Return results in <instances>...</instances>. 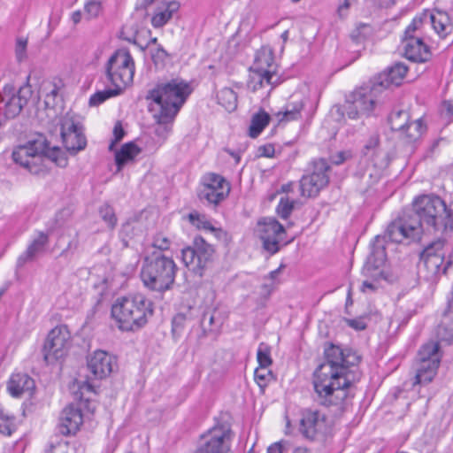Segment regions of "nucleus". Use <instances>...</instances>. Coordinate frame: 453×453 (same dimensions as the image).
<instances>
[{"instance_id": "obj_1", "label": "nucleus", "mask_w": 453, "mask_h": 453, "mask_svg": "<svg viewBox=\"0 0 453 453\" xmlns=\"http://www.w3.org/2000/svg\"><path fill=\"white\" fill-rule=\"evenodd\" d=\"M325 362L313 372L315 400L319 404L341 407L347 399L351 382L349 368L357 365L360 357L349 349L329 343L324 349Z\"/></svg>"}, {"instance_id": "obj_2", "label": "nucleus", "mask_w": 453, "mask_h": 453, "mask_svg": "<svg viewBox=\"0 0 453 453\" xmlns=\"http://www.w3.org/2000/svg\"><path fill=\"white\" fill-rule=\"evenodd\" d=\"M422 234L418 220L412 215H404L392 221L387 227L384 235H377L372 243V250L367 257L364 272L369 273L379 269L386 261V239L392 242H411L420 239Z\"/></svg>"}, {"instance_id": "obj_3", "label": "nucleus", "mask_w": 453, "mask_h": 453, "mask_svg": "<svg viewBox=\"0 0 453 453\" xmlns=\"http://www.w3.org/2000/svg\"><path fill=\"white\" fill-rule=\"evenodd\" d=\"M12 157L16 164L20 165L35 175H45L48 173L46 159L54 162L60 167H65L67 165V158L60 148L50 147L49 142L42 134L28 141L26 144L15 148Z\"/></svg>"}, {"instance_id": "obj_4", "label": "nucleus", "mask_w": 453, "mask_h": 453, "mask_svg": "<svg viewBox=\"0 0 453 453\" xmlns=\"http://www.w3.org/2000/svg\"><path fill=\"white\" fill-rule=\"evenodd\" d=\"M191 91L189 84L180 79L157 83L146 96L158 107L153 114L154 119L163 123L173 122Z\"/></svg>"}, {"instance_id": "obj_5", "label": "nucleus", "mask_w": 453, "mask_h": 453, "mask_svg": "<svg viewBox=\"0 0 453 453\" xmlns=\"http://www.w3.org/2000/svg\"><path fill=\"white\" fill-rule=\"evenodd\" d=\"M413 218L418 220L422 232L444 234L453 229V212L436 195H421L412 202Z\"/></svg>"}, {"instance_id": "obj_6", "label": "nucleus", "mask_w": 453, "mask_h": 453, "mask_svg": "<svg viewBox=\"0 0 453 453\" xmlns=\"http://www.w3.org/2000/svg\"><path fill=\"white\" fill-rule=\"evenodd\" d=\"M153 311V303L142 294H136L117 298L111 314L120 331L135 332L147 324Z\"/></svg>"}, {"instance_id": "obj_7", "label": "nucleus", "mask_w": 453, "mask_h": 453, "mask_svg": "<svg viewBox=\"0 0 453 453\" xmlns=\"http://www.w3.org/2000/svg\"><path fill=\"white\" fill-rule=\"evenodd\" d=\"M177 271V265L171 257L153 253L144 258L140 277L148 290L162 294L173 288Z\"/></svg>"}, {"instance_id": "obj_8", "label": "nucleus", "mask_w": 453, "mask_h": 453, "mask_svg": "<svg viewBox=\"0 0 453 453\" xmlns=\"http://www.w3.org/2000/svg\"><path fill=\"white\" fill-rule=\"evenodd\" d=\"M383 82H373L355 89L347 97L343 105L342 115L350 119H358L370 116L373 111L377 96L382 91Z\"/></svg>"}, {"instance_id": "obj_9", "label": "nucleus", "mask_w": 453, "mask_h": 453, "mask_svg": "<svg viewBox=\"0 0 453 453\" xmlns=\"http://www.w3.org/2000/svg\"><path fill=\"white\" fill-rule=\"evenodd\" d=\"M107 81L120 91L133 82L134 61L127 49L117 50L104 65Z\"/></svg>"}, {"instance_id": "obj_10", "label": "nucleus", "mask_w": 453, "mask_h": 453, "mask_svg": "<svg viewBox=\"0 0 453 453\" xmlns=\"http://www.w3.org/2000/svg\"><path fill=\"white\" fill-rule=\"evenodd\" d=\"M426 35L421 27V21L412 19L407 26L402 37L404 57L415 63H425L430 60L432 52L426 42Z\"/></svg>"}, {"instance_id": "obj_11", "label": "nucleus", "mask_w": 453, "mask_h": 453, "mask_svg": "<svg viewBox=\"0 0 453 453\" xmlns=\"http://www.w3.org/2000/svg\"><path fill=\"white\" fill-rule=\"evenodd\" d=\"M59 126L63 145L70 154L75 155L86 148L87 138L79 115L66 112L60 119Z\"/></svg>"}, {"instance_id": "obj_12", "label": "nucleus", "mask_w": 453, "mask_h": 453, "mask_svg": "<svg viewBox=\"0 0 453 453\" xmlns=\"http://www.w3.org/2000/svg\"><path fill=\"white\" fill-rule=\"evenodd\" d=\"M215 250L202 236H196L193 245L182 249L181 259L194 273L203 275V270L213 260Z\"/></svg>"}, {"instance_id": "obj_13", "label": "nucleus", "mask_w": 453, "mask_h": 453, "mask_svg": "<svg viewBox=\"0 0 453 453\" xmlns=\"http://www.w3.org/2000/svg\"><path fill=\"white\" fill-rule=\"evenodd\" d=\"M439 349V343L435 342L422 345L418 353V365L414 384H427L434 380L441 363Z\"/></svg>"}, {"instance_id": "obj_14", "label": "nucleus", "mask_w": 453, "mask_h": 453, "mask_svg": "<svg viewBox=\"0 0 453 453\" xmlns=\"http://www.w3.org/2000/svg\"><path fill=\"white\" fill-rule=\"evenodd\" d=\"M312 172L300 180V193L302 196L315 197L329 183L330 165L324 158L313 161Z\"/></svg>"}, {"instance_id": "obj_15", "label": "nucleus", "mask_w": 453, "mask_h": 453, "mask_svg": "<svg viewBox=\"0 0 453 453\" xmlns=\"http://www.w3.org/2000/svg\"><path fill=\"white\" fill-rule=\"evenodd\" d=\"M232 430L226 423L214 426L202 435L203 442L195 453H228Z\"/></svg>"}, {"instance_id": "obj_16", "label": "nucleus", "mask_w": 453, "mask_h": 453, "mask_svg": "<svg viewBox=\"0 0 453 453\" xmlns=\"http://www.w3.org/2000/svg\"><path fill=\"white\" fill-rule=\"evenodd\" d=\"M299 431L307 440L323 439L329 431L326 415L316 410H303L300 419Z\"/></svg>"}, {"instance_id": "obj_17", "label": "nucleus", "mask_w": 453, "mask_h": 453, "mask_svg": "<svg viewBox=\"0 0 453 453\" xmlns=\"http://www.w3.org/2000/svg\"><path fill=\"white\" fill-rule=\"evenodd\" d=\"M257 234L263 242L264 250L273 255L280 249V242L283 240L285 228L274 218H263L257 222Z\"/></svg>"}, {"instance_id": "obj_18", "label": "nucleus", "mask_w": 453, "mask_h": 453, "mask_svg": "<svg viewBox=\"0 0 453 453\" xmlns=\"http://www.w3.org/2000/svg\"><path fill=\"white\" fill-rule=\"evenodd\" d=\"M277 66L274 63V57L271 51L263 50L257 54L255 62L250 67V71L254 73L257 79L254 88H262L265 83L275 86L280 82V78L276 72Z\"/></svg>"}, {"instance_id": "obj_19", "label": "nucleus", "mask_w": 453, "mask_h": 453, "mask_svg": "<svg viewBox=\"0 0 453 453\" xmlns=\"http://www.w3.org/2000/svg\"><path fill=\"white\" fill-rule=\"evenodd\" d=\"M70 339V332L66 326H58L50 330L45 340L42 354L44 361L50 364L65 354V349Z\"/></svg>"}, {"instance_id": "obj_20", "label": "nucleus", "mask_w": 453, "mask_h": 453, "mask_svg": "<svg viewBox=\"0 0 453 453\" xmlns=\"http://www.w3.org/2000/svg\"><path fill=\"white\" fill-rule=\"evenodd\" d=\"M230 184L226 180L216 173H209L204 177L203 184L199 191V198L211 204H219L229 195Z\"/></svg>"}, {"instance_id": "obj_21", "label": "nucleus", "mask_w": 453, "mask_h": 453, "mask_svg": "<svg viewBox=\"0 0 453 453\" xmlns=\"http://www.w3.org/2000/svg\"><path fill=\"white\" fill-rule=\"evenodd\" d=\"M113 357L104 350H96L87 358V366L90 380H102L112 372Z\"/></svg>"}, {"instance_id": "obj_22", "label": "nucleus", "mask_w": 453, "mask_h": 453, "mask_svg": "<svg viewBox=\"0 0 453 453\" xmlns=\"http://www.w3.org/2000/svg\"><path fill=\"white\" fill-rule=\"evenodd\" d=\"M413 19L421 21V27L425 32L426 27L432 26L441 38H445L452 28L449 15L441 11H424L419 15L415 16Z\"/></svg>"}, {"instance_id": "obj_23", "label": "nucleus", "mask_w": 453, "mask_h": 453, "mask_svg": "<svg viewBox=\"0 0 453 453\" xmlns=\"http://www.w3.org/2000/svg\"><path fill=\"white\" fill-rule=\"evenodd\" d=\"M83 423L81 410L76 404L66 406L60 416V432L68 435L75 434Z\"/></svg>"}, {"instance_id": "obj_24", "label": "nucleus", "mask_w": 453, "mask_h": 453, "mask_svg": "<svg viewBox=\"0 0 453 453\" xmlns=\"http://www.w3.org/2000/svg\"><path fill=\"white\" fill-rule=\"evenodd\" d=\"M48 244L49 235L40 232L38 236L27 246V250L19 256L16 263L17 267L21 268L27 262L34 260L37 255L43 252Z\"/></svg>"}, {"instance_id": "obj_25", "label": "nucleus", "mask_w": 453, "mask_h": 453, "mask_svg": "<svg viewBox=\"0 0 453 453\" xmlns=\"http://www.w3.org/2000/svg\"><path fill=\"white\" fill-rule=\"evenodd\" d=\"M34 380L27 373H13L8 381V391L11 395L19 397L26 392H32L35 388Z\"/></svg>"}, {"instance_id": "obj_26", "label": "nucleus", "mask_w": 453, "mask_h": 453, "mask_svg": "<svg viewBox=\"0 0 453 453\" xmlns=\"http://www.w3.org/2000/svg\"><path fill=\"white\" fill-rule=\"evenodd\" d=\"M29 86L19 88L17 94H13L5 104V114L9 118H14L20 113L24 106L27 104L31 96Z\"/></svg>"}, {"instance_id": "obj_27", "label": "nucleus", "mask_w": 453, "mask_h": 453, "mask_svg": "<svg viewBox=\"0 0 453 453\" xmlns=\"http://www.w3.org/2000/svg\"><path fill=\"white\" fill-rule=\"evenodd\" d=\"M180 8L177 1H170L163 3L162 5L157 7L154 15L151 18V25L155 28L164 27Z\"/></svg>"}, {"instance_id": "obj_28", "label": "nucleus", "mask_w": 453, "mask_h": 453, "mask_svg": "<svg viewBox=\"0 0 453 453\" xmlns=\"http://www.w3.org/2000/svg\"><path fill=\"white\" fill-rule=\"evenodd\" d=\"M188 222L198 230H203L214 234L217 238L226 235V232L220 227H215L205 214L193 211L187 216Z\"/></svg>"}, {"instance_id": "obj_29", "label": "nucleus", "mask_w": 453, "mask_h": 453, "mask_svg": "<svg viewBox=\"0 0 453 453\" xmlns=\"http://www.w3.org/2000/svg\"><path fill=\"white\" fill-rule=\"evenodd\" d=\"M408 72V66L401 62L394 64L388 68V71L380 77L381 79L378 82H383L382 90L389 85H400Z\"/></svg>"}, {"instance_id": "obj_30", "label": "nucleus", "mask_w": 453, "mask_h": 453, "mask_svg": "<svg viewBox=\"0 0 453 453\" xmlns=\"http://www.w3.org/2000/svg\"><path fill=\"white\" fill-rule=\"evenodd\" d=\"M141 151V149L133 142L123 144L115 153L117 172H120L127 164L133 162Z\"/></svg>"}, {"instance_id": "obj_31", "label": "nucleus", "mask_w": 453, "mask_h": 453, "mask_svg": "<svg viewBox=\"0 0 453 453\" xmlns=\"http://www.w3.org/2000/svg\"><path fill=\"white\" fill-rule=\"evenodd\" d=\"M426 126L424 124L422 119H418L412 122H408L404 131L400 132V135L406 142H415L425 134Z\"/></svg>"}, {"instance_id": "obj_32", "label": "nucleus", "mask_w": 453, "mask_h": 453, "mask_svg": "<svg viewBox=\"0 0 453 453\" xmlns=\"http://www.w3.org/2000/svg\"><path fill=\"white\" fill-rule=\"evenodd\" d=\"M270 119V115L264 110H260L258 112L255 113L250 120L248 132L249 135L251 138H257L265 127L268 126Z\"/></svg>"}, {"instance_id": "obj_33", "label": "nucleus", "mask_w": 453, "mask_h": 453, "mask_svg": "<svg viewBox=\"0 0 453 453\" xmlns=\"http://www.w3.org/2000/svg\"><path fill=\"white\" fill-rule=\"evenodd\" d=\"M410 121V114L407 111L394 109L388 116V124L393 131H404Z\"/></svg>"}, {"instance_id": "obj_34", "label": "nucleus", "mask_w": 453, "mask_h": 453, "mask_svg": "<svg viewBox=\"0 0 453 453\" xmlns=\"http://www.w3.org/2000/svg\"><path fill=\"white\" fill-rule=\"evenodd\" d=\"M219 104L227 111H233L237 107V95L230 88H223L217 95Z\"/></svg>"}, {"instance_id": "obj_35", "label": "nucleus", "mask_w": 453, "mask_h": 453, "mask_svg": "<svg viewBox=\"0 0 453 453\" xmlns=\"http://www.w3.org/2000/svg\"><path fill=\"white\" fill-rule=\"evenodd\" d=\"M447 252L446 241L442 238L427 244L420 254V258L430 257L431 256H445Z\"/></svg>"}, {"instance_id": "obj_36", "label": "nucleus", "mask_w": 453, "mask_h": 453, "mask_svg": "<svg viewBox=\"0 0 453 453\" xmlns=\"http://www.w3.org/2000/svg\"><path fill=\"white\" fill-rule=\"evenodd\" d=\"M427 271L432 275L442 273L445 265V256H431L430 257L420 258Z\"/></svg>"}, {"instance_id": "obj_37", "label": "nucleus", "mask_w": 453, "mask_h": 453, "mask_svg": "<svg viewBox=\"0 0 453 453\" xmlns=\"http://www.w3.org/2000/svg\"><path fill=\"white\" fill-rule=\"evenodd\" d=\"M121 92L122 91H120L119 88L115 87L112 88L97 91L90 96L88 104L90 106H98L107 99L119 96Z\"/></svg>"}, {"instance_id": "obj_38", "label": "nucleus", "mask_w": 453, "mask_h": 453, "mask_svg": "<svg viewBox=\"0 0 453 453\" xmlns=\"http://www.w3.org/2000/svg\"><path fill=\"white\" fill-rule=\"evenodd\" d=\"M303 106L304 104L301 100L288 103L286 105V109L280 120L291 121L299 119L301 117V111L303 109Z\"/></svg>"}, {"instance_id": "obj_39", "label": "nucleus", "mask_w": 453, "mask_h": 453, "mask_svg": "<svg viewBox=\"0 0 453 453\" xmlns=\"http://www.w3.org/2000/svg\"><path fill=\"white\" fill-rule=\"evenodd\" d=\"M99 215L103 221L110 229H113L118 222L114 209L108 203H104L99 208Z\"/></svg>"}, {"instance_id": "obj_40", "label": "nucleus", "mask_w": 453, "mask_h": 453, "mask_svg": "<svg viewBox=\"0 0 453 453\" xmlns=\"http://www.w3.org/2000/svg\"><path fill=\"white\" fill-rule=\"evenodd\" d=\"M257 359L261 367H269L272 365L271 350L268 345L264 342L259 344Z\"/></svg>"}, {"instance_id": "obj_41", "label": "nucleus", "mask_w": 453, "mask_h": 453, "mask_svg": "<svg viewBox=\"0 0 453 453\" xmlns=\"http://www.w3.org/2000/svg\"><path fill=\"white\" fill-rule=\"evenodd\" d=\"M295 206V202L290 201L288 197H281L277 208V214L283 219H287L292 213Z\"/></svg>"}, {"instance_id": "obj_42", "label": "nucleus", "mask_w": 453, "mask_h": 453, "mask_svg": "<svg viewBox=\"0 0 453 453\" xmlns=\"http://www.w3.org/2000/svg\"><path fill=\"white\" fill-rule=\"evenodd\" d=\"M169 58V54L161 45H158L156 50L151 52V59L157 68H164Z\"/></svg>"}, {"instance_id": "obj_43", "label": "nucleus", "mask_w": 453, "mask_h": 453, "mask_svg": "<svg viewBox=\"0 0 453 453\" xmlns=\"http://www.w3.org/2000/svg\"><path fill=\"white\" fill-rule=\"evenodd\" d=\"M273 373L268 367L258 366L254 372V377L259 388H264L267 386Z\"/></svg>"}, {"instance_id": "obj_44", "label": "nucleus", "mask_w": 453, "mask_h": 453, "mask_svg": "<svg viewBox=\"0 0 453 453\" xmlns=\"http://www.w3.org/2000/svg\"><path fill=\"white\" fill-rule=\"evenodd\" d=\"M187 316L184 313L176 314L172 319V334L173 337L178 338L183 332L187 323Z\"/></svg>"}, {"instance_id": "obj_45", "label": "nucleus", "mask_w": 453, "mask_h": 453, "mask_svg": "<svg viewBox=\"0 0 453 453\" xmlns=\"http://www.w3.org/2000/svg\"><path fill=\"white\" fill-rule=\"evenodd\" d=\"M172 241L163 233H157L153 237L152 246L161 251L168 250L171 247Z\"/></svg>"}, {"instance_id": "obj_46", "label": "nucleus", "mask_w": 453, "mask_h": 453, "mask_svg": "<svg viewBox=\"0 0 453 453\" xmlns=\"http://www.w3.org/2000/svg\"><path fill=\"white\" fill-rule=\"evenodd\" d=\"M27 39L23 37H19L16 40L15 44V56L18 62H22L27 58Z\"/></svg>"}, {"instance_id": "obj_47", "label": "nucleus", "mask_w": 453, "mask_h": 453, "mask_svg": "<svg viewBox=\"0 0 453 453\" xmlns=\"http://www.w3.org/2000/svg\"><path fill=\"white\" fill-rule=\"evenodd\" d=\"M137 220L134 219H129L124 222L121 226L120 234L126 238H133L135 235Z\"/></svg>"}, {"instance_id": "obj_48", "label": "nucleus", "mask_w": 453, "mask_h": 453, "mask_svg": "<svg viewBox=\"0 0 453 453\" xmlns=\"http://www.w3.org/2000/svg\"><path fill=\"white\" fill-rule=\"evenodd\" d=\"M372 33V28L369 24L360 23L357 25L355 31L352 32V38L354 40L365 39Z\"/></svg>"}, {"instance_id": "obj_49", "label": "nucleus", "mask_w": 453, "mask_h": 453, "mask_svg": "<svg viewBox=\"0 0 453 453\" xmlns=\"http://www.w3.org/2000/svg\"><path fill=\"white\" fill-rule=\"evenodd\" d=\"M13 427V418H10L4 412L0 411V433L4 435H11Z\"/></svg>"}, {"instance_id": "obj_50", "label": "nucleus", "mask_w": 453, "mask_h": 453, "mask_svg": "<svg viewBox=\"0 0 453 453\" xmlns=\"http://www.w3.org/2000/svg\"><path fill=\"white\" fill-rule=\"evenodd\" d=\"M47 453H75V448L67 441H61L52 446Z\"/></svg>"}, {"instance_id": "obj_51", "label": "nucleus", "mask_w": 453, "mask_h": 453, "mask_svg": "<svg viewBox=\"0 0 453 453\" xmlns=\"http://www.w3.org/2000/svg\"><path fill=\"white\" fill-rule=\"evenodd\" d=\"M101 12V4L98 1H90L85 5V12L88 18H96Z\"/></svg>"}, {"instance_id": "obj_52", "label": "nucleus", "mask_w": 453, "mask_h": 453, "mask_svg": "<svg viewBox=\"0 0 453 453\" xmlns=\"http://www.w3.org/2000/svg\"><path fill=\"white\" fill-rule=\"evenodd\" d=\"M155 122L158 125L155 128V134L157 136L165 139L167 136V134L171 132V129H172L171 127H172L173 122L163 123V122H158L157 119H155Z\"/></svg>"}, {"instance_id": "obj_53", "label": "nucleus", "mask_w": 453, "mask_h": 453, "mask_svg": "<svg viewBox=\"0 0 453 453\" xmlns=\"http://www.w3.org/2000/svg\"><path fill=\"white\" fill-rule=\"evenodd\" d=\"M113 135H114V140L111 142V143L109 146L110 150H111L113 148V146L116 142H120L125 135V131L119 122L116 123V125L114 126Z\"/></svg>"}, {"instance_id": "obj_54", "label": "nucleus", "mask_w": 453, "mask_h": 453, "mask_svg": "<svg viewBox=\"0 0 453 453\" xmlns=\"http://www.w3.org/2000/svg\"><path fill=\"white\" fill-rule=\"evenodd\" d=\"M350 156V153L348 151H339L330 157V161L333 165H339L344 163Z\"/></svg>"}, {"instance_id": "obj_55", "label": "nucleus", "mask_w": 453, "mask_h": 453, "mask_svg": "<svg viewBox=\"0 0 453 453\" xmlns=\"http://www.w3.org/2000/svg\"><path fill=\"white\" fill-rule=\"evenodd\" d=\"M441 113L450 119L453 117V102L450 100L444 101L441 104Z\"/></svg>"}, {"instance_id": "obj_56", "label": "nucleus", "mask_w": 453, "mask_h": 453, "mask_svg": "<svg viewBox=\"0 0 453 453\" xmlns=\"http://www.w3.org/2000/svg\"><path fill=\"white\" fill-rule=\"evenodd\" d=\"M274 147L273 144L262 145L258 148V153L261 157H272L274 155Z\"/></svg>"}, {"instance_id": "obj_57", "label": "nucleus", "mask_w": 453, "mask_h": 453, "mask_svg": "<svg viewBox=\"0 0 453 453\" xmlns=\"http://www.w3.org/2000/svg\"><path fill=\"white\" fill-rule=\"evenodd\" d=\"M347 324L349 326L356 330H364L366 328V323L362 319H348Z\"/></svg>"}, {"instance_id": "obj_58", "label": "nucleus", "mask_w": 453, "mask_h": 453, "mask_svg": "<svg viewBox=\"0 0 453 453\" xmlns=\"http://www.w3.org/2000/svg\"><path fill=\"white\" fill-rule=\"evenodd\" d=\"M379 143H380L379 134H374L371 135L370 138L368 139L366 144L365 145V149L366 150H373L378 147Z\"/></svg>"}, {"instance_id": "obj_59", "label": "nucleus", "mask_w": 453, "mask_h": 453, "mask_svg": "<svg viewBox=\"0 0 453 453\" xmlns=\"http://www.w3.org/2000/svg\"><path fill=\"white\" fill-rule=\"evenodd\" d=\"M283 444H288V441H280L273 443L267 448V453H283Z\"/></svg>"}, {"instance_id": "obj_60", "label": "nucleus", "mask_w": 453, "mask_h": 453, "mask_svg": "<svg viewBox=\"0 0 453 453\" xmlns=\"http://www.w3.org/2000/svg\"><path fill=\"white\" fill-rule=\"evenodd\" d=\"M450 296H448L447 305L443 311L444 317H453V290L450 292Z\"/></svg>"}, {"instance_id": "obj_61", "label": "nucleus", "mask_w": 453, "mask_h": 453, "mask_svg": "<svg viewBox=\"0 0 453 453\" xmlns=\"http://www.w3.org/2000/svg\"><path fill=\"white\" fill-rule=\"evenodd\" d=\"M453 264V250L448 254V256H445V265L442 268V273H446L448 269L450 267V265Z\"/></svg>"}, {"instance_id": "obj_62", "label": "nucleus", "mask_w": 453, "mask_h": 453, "mask_svg": "<svg viewBox=\"0 0 453 453\" xmlns=\"http://www.w3.org/2000/svg\"><path fill=\"white\" fill-rule=\"evenodd\" d=\"M360 290H361V292H363V293H365V292H367L368 290H369V291L373 292V291H375V290H376V287H375V285H373L372 283H371V282H369V281L365 280V281H364V282L362 283V285H361V287H360Z\"/></svg>"}, {"instance_id": "obj_63", "label": "nucleus", "mask_w": 453, "mask_h": 453, "mask_svg": "<svg viewBox=\"0 0 453 453\" xmlns=\"http://www.w3.org/2000/svg\"><path fill=\"white\" fill-rule=\"evenodd\" d=\"M284 267H285L284 265H280V267H278L277 269L272 271L268 274V278L271 279L272 280H274L276 279V277L280 274L281 269L284 268Z\"/></svg>"}, {"instance_id": "obj_64", "label": "nucleus", "mask_w": 453, "mask_h": 453, "mask_svg": "<svg viewBox=\"0 0 453 453\" xmlns=\"http://www.w3.org/2000/svg\"><path fill=\"white\" fill-rule=\"evenodd\" d=\"M293 453H311V451L306 447H296L294 449Z\"/></svg>"}]
</instances>
